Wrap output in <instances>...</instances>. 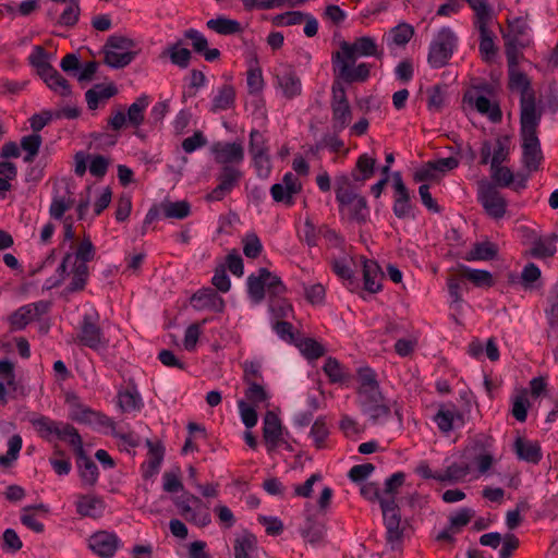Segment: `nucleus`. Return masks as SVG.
<instances>
[{
	"instance_id": "obj_1",
	"label": "nucleus",
	"mask_w": 558,
	"mask_h": 558,
	"mask_svg": "<svg viewBox=\"0 0 558 558\" xmlns=\"http://www.w3.org/2000/svg\"><path fill=\"white\" fill-rule=\"evenodd\" d=\"M362 57H376L381 60L384 52L378 49L376 40L369 36L357 37L352 43L342 40L339 44V50L331 56L333 70H369L372 64L362 62L356 65L357 59Z\"/></svg>"
},
{
	"instance_id": "obj_2",
	"label": "nucleus",
	"mask_w": 558,
	"mask_h": 558,
	"mask_svg": "<svg viewBox=\"0 0 558 558\" xmlns=\"http://www.w3.org/2000/svg\"><path fill=\"white\" fill-rule=\"evenodd\" d=\"M335 194L340 215L347 214L350 221L365 225L369 219V207L365 196L357 193V186L352 183L347 173L335 177Z\"/></svg>"
},
{
	"instance_id": "obj_3",
	"label": "nucleus",
	"mask_w": 558,
	"mask_h": 558,
	"mask_svg": "<svg viewBox=\"0 0 558 558\" xmlns=\"http://www.w3.org/2000/svg\"><path fill=\"white\" fill-rule=\"evenodd\" d=\"M140 51L134 39L113 34L107 38L102 47L104 63L110 68L122 69L128 66Z\"/></svg>"
},
{
	"instance_id": "obj_4",
	"label": "nucleus",
	"mask_w": 558,
	"mask_h": 558,
	"mask_svg": "<svg viewBox=\"0 0 558 558\" xmlns=\"http://www.w3.org/2000/svg\"><path fill=\"white\" fill-rule=\"evenodd\" d=\"M357 404L361 412L368 416L373 424L379 423L380 418L387 420L391 414V409L386 402V398L380 391V387L375 389L357 390Z\"/></svg>"
},
{
	"instance_id": "obj_5",
	"label": "nucleus",
	"mask_w": 558,
	"mask_h": 558,
	"mask_svg": "<svg viewBox=\"0 0 558 558\" xmlns=\"http://www.w3.org/2000/svg\"><path fill=\"white\" fill-rule=\"evenodd\" d=\"M458 38L449 27H442L429 45L428 63L432 68H444L448 64L457 47Z\"/></svg>"
},
{
	"instance_id": "obj_6",
	"label": "nucleus",
	"mask_w": 558,
	"mask_h": 558,
	"mask_svg": "<svg viewBox=\"0 0 558 558\" xmlns=\"http://www.w3.org/2000/svg\"><path fill=\"white\" fill-rule=\"evenodd\" d=\"M99 314L97 311L85 313L80 323L76 340L90 350L98 351L106 349L109 340L105 337L102 328L98 324Z\"/></svg>"
},
{
	"instance_id": "obj_7",
	"label": "nucleus",
	"mask_w": 558,
	"mask_h": 558,
	"mask_svg": "<svg viewBox=\"0 0 558 558\" xmlns=\"http://www.w3.org/2000/svg\"><path fill=\"white\" fill-rule=\"evenodd\" d=\"M380 510L386 527V542L392 545L401 543L404 536V527L401 526V510L396 498L390 497L389 500H380Z\"/></svg>"
},
{
	"instance_id": "obj_8",
	"label": "nucleus",
	"mask_w": 558,
	"mask_h": 558,
	"mask_svg": "<svg viewBox=\"0 0 558 558\" xmlns=\"http://www.w3.org/2000/svg\"><path fill=\"white\" fill-rule=\"evenodd\" d=\"M477 199L492 218L500 219L505 216L508 206L507 199L490 182H480Z\"/></svg>"
},
{
	"instance_id": "obj_9",
	"label": "nucleus",
	"mask_w": 558,
	"mask_h": 558,
	"mask_svg": "<svg viewBox=\"0 0 558 558\" xmlns=\"http://www.w3.org/2000/svg\"><path fill=\"white\" fill-rule=\"evenodd\" d=\"M167 219L182 220L191 215V204L187 201H163L159 204H154L147 211L144 218V225H150L160 216Z\"/></svg>"
},
{
	"instance_id": "obj_10",
	"label": "nucleus",
	"mask_w": 558,
	"mask_h": 558,
	"mask_svg": "<svg viewBox=\"0 0 558 558\" xmlns=\"http://www.w3.org/2000/svg\"><path fill=\"white\" fill-rule=\"evenodd\" d=\"M543 110L536 106V97L520 99V136H538Z\"/></svg>"
},
{
	"instance_id": "obj_11",
	"label": "nucleus",
	"mask_w": 558,
	"mask_h": 558,
	"mask_svg": "<svg viewBox=\"0 0 558 558\" xmlns=\"http://www.w3.org/2000/svg\"><path fill=\"white\" fill-rule=\"evenodd\" d=\"M474 514L475 511L471 508L464 507L459 509L454 514L449 517L448 525L435 536V541L453 546L457 542L454 534L459 533L462 527L466 526Z\"/></svg>"
},
{
	"instance_id": "obj_12",
	"label": "nucleus",
	"mask_w": 558,
	"mask_h": 558,
	"mask_svg": "<svg viewBox=\"0 0 558 558\" xmlns=\"http://www.w3.org/2000/svg\"><path fill=\"white\" fill-rule=\"evenodd\" d=\"M302 191V183L292 173L287 172L282 178V183H275L270 186V195L276 203H282L288 207L294 205V195Z\"/></svg>"
},
{
	"instance_id": "obj_13",
	"label": "nucleus",
	"mask_w": 558,
	"mask_h": 558,
	"mask_svg": "<svg viewBox=\"0 0 558 558\" xmlns=\"http://www.w3.org/2000/svg\"><path fill=\"white\" fill-rule=\"evenodd\" d=\"M494 438L492 436L480 434L473 440L471 448L465 449L464 454L469 451H473V461L477 466L481 474H485L494 463V457L489 452L494 445Z\"/></svg>"
},
{
	"instance_id": "obj_14",
	"label": "nucleus",
	"mask_w": 558,
	"mask_h": 558,
	"mask_svg": "<svg viewBox=\"0 0 558 558\" xmlns=\"http://www.w3.org/2000/svg\"><path fill=\"white\" fill-rule=\"evenodd\" d=\"M122 546V542L114 532L98 531L88 539V547L100 558H112Z\"/></svg>"
},
{
	"instance_id": "obj_15",
	"label": "nucleus",
	"mask_w": 558,
	"mask_h": 558,
	"mask_svg": "<svg viewBox=\"0 0 558 558\" xmlns=\"http://www.w3.org/2000/svg\"><path fill=\"white\" fill-rule=\"evenodd\" d=\"M210 150L215 162L221 167L226 165H240L244 160V148L241 143L215 142Z\"/></svg>"
},
{
	"instance_id": "obj_16",
	"label": "nucleus",
	"mask_w": 558,
	"mask_h": 558,
	"mask_svg": "<svg viewBox=\"0 0 558 558\" xmlns=\"http://www.w3.org/2000/svg\"><path fill=\"white\" fill-rule=\"evenodd\" d=\"M522 157L521 162L529 172H536L541 169L544 155L538 136H520Z\"/></svg>"
},
{
	"instance_id": "obj_17",
	"label": "nucleus",
	"mask_w": 558,
	"mask_h": 558,
	"mask_svg": "<svg viewBox=\"0 0 558 558\" xmlns=\"http://www.w3.org/2000/svg\"><path fill=\"white\" fill-rule=\"evenodd\" d=\"M433 422L437 425L438 429L448 434L454 428H461L465 425L464 413L458 411L456 405L450 402L449 404H441L433 416Z\"/></svg>"
},
{
	"instance_id": "obj_18",
	"label": "nucleus",
	"mask_w": 558,
	"mask_h": 558,
	"mask_svg": "<svg viewBox=\"0 0 558 558\" xmlns=\"http://www.w3.org/2000/svg\"><path fill=\"white\" fill-rule=\"evenodd\" d=\"M190 304L195 311L209 310L215 313H222L226 302L222 296L213 288H202L192 294Z\"/></svg>"
},
{
	"instance_id": "obj_19",
	"label": "nucleus",
	"mask_w": 558,
	"mask_h": 558,
	"mask_svg": "<svg viewBox=\"0 0 558 558\" xmlns=\"http://www.w3.org/2000/svg\"><path fill=\"white\" fill-rule=\"evenodd\" d=\"M69 418L75 423L88 425L97 432L105 428H111L113 430L116 427V423L112 418L87 405L81 409L77 413L74 412L73 414H69Z\"/></svg>"
},
{
	"instance_id": "obj_20",
	"label": "nucleus",
	"mask_w": 558,
	"mask_h": 558,
	"mask_svg": "<svg viewBox=\"0 0 558 558\" xmlns=\"http://www.w3.org/2000/svg\"><path fill=\"white\" fill-rule=\"evenodd\" d=\"M282 436L283 426L280 417L274 411H267L263 421V438L268 453L280 446Z\"/></svg>"
},
{
	"instance_id": "obj_21",
	"label": "nucleus",
	"mask_w": 558,
	"mask_h": 558,
	"mask_svg": "<svg viewBox=\"0 0 558 558\" xmlns=\"http://www.w3.org/2000/svg\"><path fill=\"white\" fill-rule=\"evenodd\" d=\"M369 74L371 72H338V75L336 76L331 87V104H349L344 85L355 82H365L368 80Z\"/></svg>"
},
{
	"instance_id": "obj_22",
	"label": "nucleus",
	"mask_w": 558,
	"mask_h": 558,
	"mask_svg": "<svg viewBox=\"0 0 558 558\" xmlns=\"http://www.w3.org/2000/svg\"><path fill=\"white\" fill-rule=\"evenodd\" d=\"M464 101L474 106L476 110L487 116L493 123H499L502 120V111L497 102H492L486 95H475L468 92L463 96Z\"/></svg>"
},
{
	"instance_id": "obj_23",
	"label": "nucleus",
	"mask_w": 558,
	"mask_h": 558,
	"mask_svg": "<svg viewBox=\"0 0 558 558\" xmlns=\"http://www.w3.org/2000/svg\"><path fill=\"white\" fill-rule=\"evenodd\" d=\"M529 238H533V245L530 250V255L537 259H545L555 256L557 252L556 242L558 241L557 233L553 232L548 236L543 238L536 235V233L526 228Z\"/></svg>"
},
{
	"instance_id": "obj_24",
	"label": "nucleus",
	"mask_w": 558,
	"mask_h": 558,
	"mask_svg": "<svg viewBox=\"0 0 558 558\" xmlns=\"http://www.w3.org/2000/svg\"><path fill=\"white\" fill-rule=\"evenodd\" d=\"M414 35V28L408 23H399L392 27L383 38L391 54H397V49L404 48Z\"/></svg>"
},
{
	"instance_id": "obj_25",
	"label": "nucleus",
	"mask_w": 558,
	"mask_h": 558,
	"mask_svg": "<svg viewBox=\"0 0 558 558\" xmlns=\"http://www.w3.org/2000/svg\"><path fill=\"white\" fill-rule=\"evenodd\" d=\"M75 508L81 517L98 519L104 515L106 502L100 496L80 495Z\"/></svg>"
},
{
	"instance_id": "obj_26",
	"label": "nucleus",
	"mask_w": 558,
	"mask_h": 558,
	"mask_svg": "<svg viewBox=\"0 0 558 558\" xmlns=\"http://www.w3.org/2000/svg\"><path fill=\"white\" fill-rule=\"evenodd\" d=\"M364 290L371 294L378 293L383 289L384 272L379 264L374 259L363 257Z\"/></svg>"
},
{
	"instance_id": "obj_27",
	"label": "nucleus",
	"mask_w": 558,
	"mask_h": 558,
	"mask_svg": "<svg viewBox=\"0 0 558 558\" xmlns=\"http://www.w3.org/2000/svg\"><path fill=\"white\" fill-rule=\"evenodd\" d=\"M274 85L287 99H293L302 93V82L295 72H276Z\"/></svg>"
},
{
	"instance_id": "obj_28",
	"label": "nucleus",
	"mask_w": 558,
	"mask_h": 558,
	"mask_svg": "<svg viewBox=\"0 0 558 558\" xmlns=\"http://www.w3.org/2000/svg\"><path fill=\"white\" fill-rule=\"evenodd\" d=\"M184 38L191 40L194 52L204 57L208 62L219 59L220 51L217 48H209L207 38L197 29L189 28L184 32Z\"/></svg>"
},
{
	"instance_id": "obj_29",
	"label": "nucleus",
	"mask_w": 558,
	"mask_h": 558,
	"mask_svg": "<svg viewBox=\"0 0 558 558\" xmlns=\"http://www.w3.org/2000/svg\"><path fill=\"white\" fill-rule=\"evenodd\" d=\"M269 276V270L260 267L257 274H251L246 279L247 295L252 303L259 304L264 301L266 295V280Z\"/></svg>"
},
{
	"instance_id": "obj_30",
	"label": "nucleus",
	"mask_w": 558,
	"mask_h": 558,
	"mask_svg": "<svg viewBox=\"0 0 558 558\" xmlns=\"http://www.w3.org/2000/svg\"><path fill=\"white\" fill-rule=\"evenodd\" d=\"M376 158L371 157L368 154L364 153L360 155L356 159L354 168L351 170V173L348 174L352 183H359L363 185L367 180L374 177L376 170Z\"/></svg>"
},
{
	"instance_id": "obj_31",
	"label": "nucleus",
	"mask_w": 558,
	"mask_h": 558,
	"mask_svg": "<svg viewBox=\"0 0 558 558\" xmlns=\"http://www.w3.org/2000/svg\"><path fill=\"white\" fill-rule=\"evenodd\" d=\"M75 456L82 482L88 486H95L99 477L97 464L86 454L84 448L76 450Z\"/></svg>"
},
{
	"instance_id": "obj_32",
	"label": "nucleus",
	"mask_w": 558,
	"mask_h": 558,
	"mask_svg": "<svg viewBox=\"0 0 558 558\" xmlns=\"http://www.w3.org/2000/svg\"><path fill=\"white\" fill-rule=\"evenodd\" d=\"M75 199L72 197V192L66 187L65 193L61 195L57 185L52 189V199L49 207V215L52 219L62 220L64 214L73 207Z\"/></svg>"
},
{
	"instance_id": "obj_33",
	"label": "nucleus",
	"mask_w": 558,
	"mask_h": 558,
	"mask_svg": "<svg viewBox=\"0 0 558 558\" xmlns=\"http://www.w3.org/2000/svg\"><path fill=\"white\" fill-rule=\"evenodd\" d=\"M118 403L123 413L141 412L144 402L135 384L118 392Z\"/></svg>"
},
{
	"instance_id": "obj_34",
	"label": "nucleus",
	"mask_w": 558,
	"mask_h": 558,
	"mask_svg": "<svg viewBox=\"0 0 558 558\" xmlns=\"http://www.w3.org/2000/svg\"><path fill=\"white\" fill-rule=\"evenodd\" d=\"M299 532L311 545H318L325 538L326 526L315 515L308 514Z\"/></svg>"
},
{
	"instance_id": "obj_35",
	"label": "nucleus",
	"mask_w": 558,
	"mask_h": 558,
	"mask_svg": "<svg viewBox=\"0 0 558 558\" xmlns=\"http://www.w3.org/2000/svg\"><path fill=\"white\" fill-rule=\"evenodd\" d=\"M514 452L519 460L538 464L543 459V452L538 441L524 440L518 437L514 441Z\"/></svg>"
},
{
	"instance_id": "obj_36",
	"label": "nucleus",
	"mask_w": 558,
	"mask_h": 558,
	"mask_svg": "<svg viewBox=\"0 0 558 558\" xmlns=\"http://www.w3.org/2000/svg\"><path fill=\"white\" fill-rule=\"evenodd\" d=\"M458 270L462 279L469 280L476 288L488 289L495 286L494 277L488 270L474 269L464 264H459Z\"/></svg>"
},
{
	"instance_id": "obj_37",
	"label": "nucleus",
	"mask_w": 558,
	"mask_h": 558,
	"mask_svg": "<svg viewBox=\"0 0 558 558\" xmlns=\"http://www.w3.org/2000/svg\"><path fill=\"white\" fill-rule=\"evenodd\" d=\"M480 32V53L482 59L492 64L497 57V47L494 43V34L488 28V24L476 25L475 26Z\"/></svg>"
},
{
	"instance_id": "obj_38",
	"label": "nucleus",
	"mask_w": 558,
	"mask_h": 558,
	"mask_svg": "<svg viewBox=\"0 0 558 558\" xmlns=\"http://www.w3.org/2000/svg\"><path fill=\"white\" fill-rule=\"evenodd\" d=\"M161 58H169L171 63L178 68H187L192 59V52L183 47V41L178 40L169 45L160 54Z\"/></svg>"
},
{
	"instance_id": "obj_39",
	"label": "nucleus",
	"mask_w": 558,
	"mask_h": 558,
	"mask_svg": "<svg viewBox=\"0 0 558 558\" xmlns=\"http://www.w3.org/2000/svg\"><path fill=\"white\" fill-rule=\"evenodd\" d=\"M508 87L511 92L520 93V99L535 98V90L532 87V81L525 72H508Z\"/></svg>"
},
{
	"instance_id": "obj_40",
	"label": "nucleus",
	"mask_w": 558,
	"mask_h": 558,
	"mask_svg": "<svg viewBox=\"0 0 558 558\" xmlns=\"http://www.w3.org/2000/svg\"><path fill=\"white\" fill-rule=\"evenodd\" d=\"M89 277V268L87 264L74 263L72 267V279L70 283L64 288L63 294H72L81 292L85 289Z\"/></svg>"
},
{
	"instance_id": "obj_41",
	"label": "nucleus",
	"mask_w": 558,
	"mask_h": 558,
	"mask_svg": "<svg viewBox=\"0 0 558 558\" xmlns=\"http://www.w3.org/2000/svg\"><path fill=\"white\" fill-rule=\"evenodd\" d=\"M547 302L549 307L545 308V316L549 326L547 337L550 338L553 332L558 336V280L550 288Z\"/></svg>"
},
{
	"instance_id": "obj_42",
	"label": "nucleus",
	"mask_w": 558,
	"mask_h": 558,
	"mask_svg": "<svg viewBox=\"0 0 558 558\" xmlns=\"http://www.w3.org/2000/svg\"><path fill=\"white\" fill-rule=\"evenodd\" d=\"M36 74L43 83L60 96L66 97L71 94V86L60 72H36Z\"/></svg>"
},
{
	"instance_id": "obj_43",
	"label": "nucleus",
	"mask_w": 558,
	"mask_h": 558,
	"mask_svg": "<svg viewBox=\"0 0 558 558\" xmlns=\"http://www.w3.org/2000/svg\"><path fill=\"white\" fill-rule=\"evenodd\" d=\"M498 256V246L489 241L475 242L472 248L466 253L465 259L471 260H493Z\"/></svg>"
},
{
	"instance_id": "obj_44",
	"label": "nucleus",
	"mask_w": 558,
	"mask_h": 558,
	"mask_svg": "<svg viewBox=\"0 0 558 558\" xmlns=\"http://www.w3.org/2000/svg\"><path fill=\"white\" fill-rule=\"evenodd\" d=\"M56 53L48 52L43 46H34L31 54L27 57L28 65L34 70H54L52 61Z\"/></svg>"
},
{
	"instance_id": "obj_45",
	"label": "nucleus",
	"mask_w": 558,
	"mask_h": 558,
	"mask_svg": "<svg viewBox=\"0 0 558 558\" xmlns=\"http://www.w3.org/2000/svg\"><path fill=\"white\" fill-rule=\"evenodd\" d=\"M150 98L146 94H142L131 104L125 113L128 123L133 128H138L145 120V110L149 105Z\"/></svg>"
},
{
	"instance_id": "obj_46",
	"label": "nucleus",
	"mask_w": 558,
	"mask_h": 558,
	"mask_svg": "<svg viewBox=\"0 0 558 558\" xmlns=\"http://www.w3.org/2000/svg\"><path fill=\"white\" fill-rule=\"evenodd\" d=\"M257 548V537L248 530L234 539V558H251V553Z\"/></svg>"
},
{
	"instance_id": "obj_47",
	"label": "nucleus",
	"mask_w": 558,
	"mask_h": 558,
	"mask_svg": "<svg viewBox=\"0 0 558 558\" xmlns=\"http://www.w3.org/2000/svg\"><path fill=\"white\" fill-rule=\"evenodd\" d=\"M323 371L331 384H345L351 378V375L344 369L343 365L332 356L327 357Z\"/></svg>"
},
{
	"instance_id": "obj_48",
	"label": "nucleus",
	"mask_w": 558,
	"mask_h": 558,
	"mask_svg": "<svg viewBox=\"0 0 558 558\" xmlns=\"http://www.w3.org/2000/svg\"><path fill=\"white\" fill-rule=\"evenodd\" d=\"M243 178V172L233 165H226L220 167L216 180L218 184L222 185L229 192H232Z\"/></svg>"
},
{
	"instance_id": "obj_49",
	"label": "nucleus",
	"mask_w": 558,
	"mask_h": 558,
	"mask_svg": "<svg viewBox=\"0 0 558 558\" xmlns=\"http://www.w3.org/2000/svg\"><path fill=\"white\" fill-rule=\"evenodd\" d=\"M332 129L336 133L342 132L352 120L350 104H331Z\"/></svg>"
},
{
	"instance_id": "obj_50",
	"label": "nucleus",
	"mask_w": 558,
	"mask_h": 558,
	"mask_svg": "<svg viewBox=\"0 0 558 558\" xmlns=\"http://www.w3.org/2000/svg\"><path fill=\"white\" fill-rule=\"evenodd\" d=\"M206 26L219 35H233L242 31L240 22L225 16L208 20Z\"/></svg>"
},
{
	"instance_id": "obj_51",
	"label": "nucleus",
	"mask_w": 558,
	"mask_h": 558,
	"mask_svg": "<svg viewBox=\"0 0 558 558\" xmlns=\"http://www.w3.org/2000/svg\"><path fill=\"white\" fill-rule=\"evenodd\" d=\"M56 437L59 440L68 441L74 448L75 452L76 450H80V448H84L83 438L78 430L69 423L59 422Z\"/></svg>"
},
{
	"instance_id": "obj_52",
	"label": "nucleus",
	"mask_w": 558,
	"mask_h": 558,
	"mask_svg": "<svg viewBox=\"0 0 558 558\" xmlns=\"http://www.w3.org/2000/svg\"><path fill=\"white\" fill-rule=\"evenodd\" d=\"M471 472V466L468 463L453 462L448 465L444 473L437 477L438 482L458 483L463 481Z\"/></svg>"
},
{
	"instance_id": "obj_53",
	"label": "nucleus",
	"mask_w": 558,
	"mask_h": 558,
	"mask_svg": "<svg viewBox=\"0 0 558 558\" xmlns=\"http://www.w3.org/2000/svg\"><path fill=\"white\" fill-rule=\"evenodd\" d=\"M330 268L340 279L345 281L347 287L351 290L359 287L354 271L345 258L333 259L331 262Z\"/></svg>"
},
{
	"instance_id": "obj_54",
	"label": "nucleus",
	"mask_w": 558,
	"mask_h": 558,
	"mask_svg": "<svg viewBox=\"0 0 558 558\" xmlns=\"http://www.w3.org/2000/svg\"><path fill=\"white\" fill-rule=\"evenodd\" d=\"M31 423L39 437L49 442L52 440V436H56L57 427L59 425V422L45 415H40L39 417L32 420Z\"/></svg>"
},
{
	"instance_id": "obj_55",
	"label": "nucleus",
	"mask_w": 558,
	"mask_h": 558,
	"mask_svg": "<svg viewBox=\"0 0 558 558\" xmlns=\"http://www.w3.org/2000/svg\"><path fill=\"white\" fill-rule=\"evenodd\" d=\"M235 101V90L232 85H223L213 99V110H228Z\"/></svg>"
},
{
	"instance_id": "obj_56",
	"label": "nucleus",
	"mask_w": 558,
	"mask_h": 558,
	"mask_svg": "<svg viewBox=\"0 0 558 558\" xmlns=\"http://www.w3.org/2000/svg\"><path fill=\"white\" fill-rule=\"evenodd\" d=\"M269 312L277 320H282L290 316H293V306L291 302L281 296L269 299Z\"/></svg>"
},
{
	"instance_id": "obj_57",
	"label": "nucleus",
	"mask_w": 558,
	"mask_h": 558,
	"mask_svg": "<svg viewBox=\"0 0 558 558\" xmlns=\"http://www.w3.org/2000/svg\"><path fill=\"white\" fill-rule=\"evenodd\" d=\"M33 320L32 305H23L9 316L10 327L13 331L25 329V327Z\"/></svg>"
},
{
	"instance_id": "obj_58",
	"label": "nucleus",
	"mask_w": 558,
	"mask_h": 558,
	"mask_svg": "<svg viewBox=\"0 0 558 558\" xmlns=\"http://www.w3.org/2000/svg\"><path fill=\"white\" fill-rule=\"evenodd\" d=\"M531 403L527 399V391L522 389L518 395L512 398V408L511 414L512 416L523 423L527 418V411Z\"/></svg>"
},
{
	"instance_id": "obj_59",
	"label": "nucleus",
	"mask_w": 558,
	"mask_h": 558,
	"mask_svg": "<svg viewBox=\"0 0 558 558\" xmlns=\"http://www.w3.org/2000/svg\"><path fill=\"white\" fill-rule=\"evenodd\" d=\"M542 271L539 267L534 263H527L521 272L520 284L524 290H533L537 288V281L541 280Z\"/></svg>"
},
{
	"instance_id": "obj_60",
	"label": "nucleus",
	"mask_w": 558,
	"mask_h": 558,
	"mask_svg": "<svg viewBox=\"0 0 558 558\" xmlns=\"http://www.w3.org/2000/svg\"><path fill=\"white\" fill-rule=\"evenodd\" d=\"M469 7L475 12L474 25L489 24L493 11L485 0H465Z\"/></svg>"
},
{
	"instance_id": "obj_61",
	"label": "nucleus",
	"mask_w": 558,
	"mask_h": 558,
	"mask_svg": "<svg viewBox=\"0 0 558 558\" xmlns=\"http://www.w3.org/2000/svg\"><path fill=\"white\" fill-rule=\"evenodd\" d=\"M311 437L314 439V446L316 449H323L325 447V441L329 436V429L327 427L326 417L325 416H318L310 432Z\"/></svg>"
},
{
	"instance_id": "obj_62",
	"label": "nucleus",
	"mask_w": 558,
	"mask_h": 558,
	"mask_svg": "<svg viewBox=\"0 0 558 558\" xmlns=\"http://www.w3.org/2000/svg\"><path fill=\"white\" fill-rule=\"evenodd\" d=\"M80 0H70L69 5L60 14L58 24L69 28L74 27L80 20Z\"/></svg>"
},
{
	"instance_id": "obj_63",
	"label": "nucleus",
	"mask_w": 558,
	"mask_h": 558,
	"mask_svg": "<svg viewBox=\"0 0 558 558\" xmlns=\"http://www.w3.org/2000/svg\"><path fill=\"white\" fill-rule=\"evenodd\" d=\"M248 137V151L252 156L269 154L268 141L262 132L253 129Z\"/></svg>"
},
{
	"instance_id": "obj_64",
	"label": "nucleus",
	"mask_w": 558,
	"mask_h": 558,
	"mask_svg": "<svg viewBox=\"0 0 558 558\" xmlns=\"http://www.w3.org/2000/svg\"><path fill=\"white\" fill-rule=\"evenodd\" d=\"M416 205L411 199H396L392 204V213L398 219H411L416 218Z\"/></svg>"
}]
</instances>
